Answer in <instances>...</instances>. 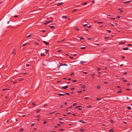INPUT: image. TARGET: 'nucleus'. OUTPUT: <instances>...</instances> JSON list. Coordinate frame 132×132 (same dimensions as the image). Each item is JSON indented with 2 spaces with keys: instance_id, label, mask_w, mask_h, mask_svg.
Wrapping results in <instances>:
<instances>
[{
  "instance_id": "f257e3e1",
  "label": "nucleus",
  "mask_w": 132,
  "mask_h": 132,
  "mask_svg": "<svg viewBox=\"0 0 132 132\" xmlns=\"http://www.w3.org/2000/svg\"><path fill=\"white\" fill-rule=\"evenodd\" d=\"M52 22V21H46L45 22H44V25H46L47 23H48L50 22Z\"/></svg>"
},
{
  "instance_id": "f03ea898",
  "label": "nucleus",
  "mask_w": 132,
  "mask_h": 132,
  "mask_svg": "<svg viewBox=\"0 0 132 132\" xmlns=\"http://www.w3.org/2000/svg\"><path fill=\"white\" fill-rule=\"evenodd\" d=\"M12 53L13 55H15L16 54V50L14 49L12 52Z\"/></svg>"
},
{
  "instance_id": "7ed1b4c3",
  "label": "nucleus",
  "mask_w": 132,
  "mask_h": 132,
  "mask_svg": "<svg viewBox=\"0 0 132 132\" xmlns=\"http://www.w3.org/2000/svg\"><path fill=\"white\" fill-rule=\"evenodd\" d=\"M68 87V85H66L65 86H63L62 87V89H65L67 88Z\"/></svg>"
},
{
  "instance_id": "20e7f679",
  "label": "nucleus",
  "mask_w": 132,
  "mask_h": 132,
  "mask_svg": "<svg viewBox=\"0 0 132 132\" xmlns=\"http://www.w3.org/2000/svg\"><path fill=\"white\" fill-rule=\"evenodd\" d=\"M63 4V3L62 2L61 3H59L58 4H56V5H57L58 6H61Z\"/></svg>"
},
{
  "instance_id": "39448f33",
  "label": "nucleus",
  "mask_w": 132,
  "mask_h": 132,
  "mask_svg": "<svg viewBox=\"0 0 132 132\" xmlns=\"http://www.w3.org/2000/svg\"><path fill=\"white\" fill-rule=\"evenodd\" d=\"M43 42L45 44H46V45H49V42H48L46 41H43Z\"/></svg>"
},
{
  "instance_id": "423d86ee",
  "label": "nucleus",
  "mask_w": 132,
  "mask_h": 132,
  "mask_svg": "<svg viewBox=\"0 0 132 132\" xmlns=\"http://www.w3.org/2000/svg\"><path fill=\"white\" fill-rule=\"evenodd\" d=\"M79 121L82 123H86V122H85L84 121H83V120H79Z\"/></svg>"
},
{
  "instance_id": "0eeeda50",
  "label": "nucleus",
  "mask_w": 132,
  "mask_h": 132,
  "mask_svg": "<svg viewBox=\"0 0 132 132\" xmlns=\"http://www.w3.org/2000/svg\"><path fill=\"white\" fill-rule=\"evenodd\" d=\"M122 49L124 50H127L129 49V48L128 47H125L123 48Z\"/></svg>"
},
{
  "instance_id": "6e6552de",
  "label": "nucleus",
  "mask_w": 132,
  "mask_h": 132,
  "mask_svg": "<svg viewBox=\"0 0 132 132\" xmlns=\"http://www.w3.org/2000/svg\"><path fill=\"white\" fill-rule=\"evenodd\" d=\"M44 50H45V53L46 54H47L48 52V51L46 49H44Z\"/></svg>"
},
{
  "instance_id": "1a4fd4ad",
  "label": "nucleus",
  "mask_w": 132,
  "mask_h": 132,
  "mask_svg": "<svg viewBox=\"0 0 132 132\" xmlns=\"http://www.w3.org/2000/svg\"><path fill=\"white\" fill-rule=\"evenodd\" d=\"M87 62H86V61H80V63L82 64H83L84 63H86Z\"/></svg>"
},
{
  "instance_id": "9d476101",
  "label": "nucleus",
  "mask_w": 132,
  "mask_h": 132,
  "mask_svg": "<svg viewBox=\"0 0 132 132\" xmlns=\"http://www.w3.org/2000/svg\"><path fill=\"white\" fill-rule=\"evenodd\" d=\"M58 94L59 95L61 96H63L65 95V94H60V93H58Z\"/></svg>"
},
{
  "instance_id": "9b49d317",
  "label": "nucleus",
  "mask_w": 132,
  "mask_h": 132,
  "mask_svg": "<svg viewBox=\"0 0 132 132\" xmlns=\"http://www.w3.org/2000/svg\"><path fill=\"white\" fill-rule=\"evenodd\" d=\"M62 18L63 19H67V17L65 16H61Z\"/></svg>"
},
{
  "instance_id": "f8f14e48",
  "label": "nucleus",
  "mask_w": 132,
  "mask_h": 132,
  "mask_svg": "<svg viewBox=\"0 0 132 132\" xmlns=\"http://www.w3.org/2000/svg\"><path fill=\"white\" fill-rule=\"evenodd\" d=\"M101 87L100 85H98L97 87V89H99Z\"/></svg>"
},
{
  "instance_id": "ddd939ff",
  "label": "nucleus",
  "mask_w": 132,
  "mask_h": 132,
  "mask_svg": "<svg viewBox=\"0 0 132 132\" xmlns=\"http://www.w3.org/2000/svg\"><path fill=\"white\" fill-rule=\"evenodd\" d=\"M41 110V109H37L36 110V113H38Z\"/></svg>"
},
{
  "instance_id": "4468645a",
  "label": "nucleus",
  "mask_w": 132,
  "mask_h": 132,
  "mask_svg": "<svg viewBox=\"0 0 132 132\" xmlns=\"http://www.w3.org/2000/svg\"><path fill=\"white\" fill-rule=\"evenodd\" d=\"M130 1H128L126 2H124V3L125 4H127L130 3Z\"/></svg>"
},
{
  "instance_id": "2eb2a0df",
  "label": "nucleus",
  "mask_w": 132,
  "mask_h": 132,
  "mask_svg": "<svg viewBox=\"0 0 132 132\" xmlns=\"http://www.w3.org/2000/svg\"><path fill=\"white\" fill-rule=\"evenodd\" d=\"M125 42H121V43H119V45H123L124 44H125Z\"/></svg>"
},
{
  "instance_id": "dca6fc26",
  "label": "nucleus",
  "mask_w": 132,
  "mask_h": 132,
  "mask_svg": "<svg viewBox=\"0 0 132 132\" xmlns=\"http://www.w3.org/2000/svg\"><path fill=\"white\" fill-rule=\"evenodd\" d=\"M45 55L44 54V53H42L41 54V56H44Z\"/></svg>"
},
{
  "instance_id": "f3484780",
  "label": "nucleus",
  "mask_w": 132,
  "mask_h": 132,
  "mask_svg": "<svg viewBox=\"0 0 132 132\" xmlns=\"http://www.w3.org/2000/svg\"><path fill=\"white\" fill-rule=\"evenodd\" d=\"M79 130L81 131L82 132L84 131L85 130L82 129H79Z\"/></svg>"
},
{
  "instance_id": "a211bd4d",
  "label": "nucleus",
  "mask_w": 132,
  "mask_h": 132,
  "mask_svg": "<svg viewBox=\"0 0 132 132\" xmlns=\"http://www.w3.org/2000/svg\"><path fill=\"white\" fill-rule=\"evenodd\" d=\"M50 28H55V27L54 26H50Z\"/></svg>"
},
{
  "instance_id": "6ab92c4d",
  "label": "nucleus",
  "mask_w": 132,
  "mask_h": 132,
  "mask_svg": "<svg viewBox=\"0 0 132 132\" xmlns=\"http://www.w3.org/2000/svg\"><path fill=\"white\" fill-rule=\"evenodd\" d=\"M23 128H21V129H20L19 130V131L20 132V131H23Z\"/></svg>"
},
{
  "instance_id": "aec40b11",
  "label": "nucleus",
  "mask_w": 132,
  "mask_h": 132,
  "mask_svg": "<svg viewBox=\"0 0 132 132\" xmlns=\"http://www.w3.org/2000/svg\"><path fill=\"white\" fill-rule=\"evenodd\" d=\"M75 29L76 30V31H79V30H80V29L79 28H75Z\"/></svg>"
},
{
  "instance_id": "412c9836",
  "label": "nucleus",
  "mask_w": 132,
  "mask_h": 132,
  "mask_svg": "<svg viewBox=\"0 0 132 132\" xmlns=\"http://www.w3.org/2000/svg\"><path fill=\"white\" fill-rule=\"evenodd\" d=\"M87 3V2H84L83 4L82 5H86Z\"/></svg>"
},
{
  "instance_id": "4be33fe9",
  "label": "nucleus",
  "mask_w": 132,
  "mask_h": 132,
  "mask_svg": "<svg viewBox=\"0 0 132 132\" xmlns=\"http://www.w3.org/2000/svg\"><path fill=\"white\" fill-rule=\"evenodd\" d=\"M109 131L110 132H113V129H111L109 130Z\"/></svg>"
},
{
  "instance_id": "5701e85b",
  "label": "nucleus",
  "mask_w": 132,
  "mask_h": 132,
  "mask_svg": "<svg viewBox=\"0 0 132 132\" xmlns=\"http://www.w3.org/2000/svg\"><path fill=\"white\" fill-rule=\"evenodd\" d=\"M127 108V109L129 110H130L131 109V107L129 106H128Z\"/></svg>"
},
{
  "instance_id": "b1692460",
  "label": "nucleus",
  "mask_w": 132,
  "mask_h": 132,
  "mask_svg": "<svg viewBox=\"0 0 132 132\" xmlns=\"http://www.w3.org/2000/svg\"><path fill=\"white\" fill-rule=\"evenodd\" d=\"M28 45V44H23L22 45V46H25L26 45Z\"/></svg>"
},
{
  "instance_id": "393cba45",
  "label": "nucleus",
  "mask_w": 132,
  "mask_h": 132,
  "mask_svg": "<svg viewBox=\"0 0 132 132\" xmlns=\"http://www.w3.org/2000/svg\"><path fill=\"white\" fill-rule=\"evenodd\" d=\"M77 11V10L76 9H74L72 11V12H74L75 11Z\"/></svg>"
},
{
  "instance_id": "a878e982",
  "label": "nucleus",
  "mask_w": 132,
  "mask_h": 132,
  "mask_svg": "<svg viewBox=\"0 0 132 132\" xmlns=\"http://www.w3.org/2000/svg\"><path fill=\"white\" fill-rule=\"evenodd\" d=\"M97 24H100V23H103V22H97Z\"/></svg>"
},
{
  "instance_id": "bb28decb",
  "label": "nucleus",
  "mask_w": 132,
  "mask_h": 132,
  "mask_svg": "<svg viewBox=\"0 0 132 132\" xmlns=\"http://www.w3.org/2000/svg\"><path fill=\"white\" fill-rule=\"evenodd\" d=\"M30 65L28 64H27L26 65V67H29Z\"/></svg>"
},
{
  "instance_id": "cd10ccee",
  "label": "nucleus",
  "mask_w": 132,
  "mask_h": 132,
  "mask_svg": "<svg viewBox=\"0 0 132 132\" xmlns=\"http://www.w3.org/2000/svg\"><path fill=\"white\" fill-rule=\"evenodd\" d=\"M100 70V69L99 68H97V71L98 72H99Z\"/></svg>"
},
{
  "instance_id": "c85d7f7f",
  "label": "nucleus",
  "mask_w": 132,
  "mask_h": 132,
  "mask_svg": "<svg viewBox=\"0 0 132 132\" xmlns=\"http://www.w3.org/2000/svg\"><path fill=\"white\" fill-rule=\"evenodd\" d=\"M86 87L85 86H83L82 87V88H86Z\"/></svg>"
},
{
  "instance_id": "c756f323",
  "label": "nucleus",
  "mask_w": 132,
  "mask_h": 132,
  "mask_svg": "<svg viewBox=\"0 0 132 132\" xmlns=\"http://www.w3.org/2000/svg\"><path fill=\"white\" fill-rule=\"evenodd\" d=\"M77 105V103H76L73 104V106H75Z\"/></svg>"
},
{
  "instance_id": "7c9ffc66",
  "label": "nucleus",
  "mask_w": 132,
  "mask_h": 132,
  "mask_svg": "<svg viewBox=\"0 0 132 132\" xmlns=\"http://www.w3.org/2000/svg\"><path fill=\"white\" fill-rule=\"evenodd\" d=\"M32 105H34V107H35V105H36V104L34 102H32Z\"/></svg>"
},
{
  "instance_id": "2f4dec72",
  "label": "nucleus",
  "mask_w": 132,
  "mask_h": 132,
  "mask_svg": "<svg viewBox=\"0 0 132 132\" xmlns=\"http://www.w3.org/2000/svg\"><path fill=\"white\" fill-rule=\"evenodd\" d=\"M65 40V39H64L63 40H61V42H63Z\"/></svg>"
},
{
  "instance_id": "473e14b6",
  "label": "nucleus",
  "mask_w": 132,
  "mask_h": 132,
  "mask_svg": "<svg viewBox=\"0 0 132 132\" xmlns=\"http://www.w3.org/2000/svg\"><path fill=\"white\" fill-rule=\"evenodd\" d=\"M48 105L47 104H45L44 105V107H45L46 106H47V105Z\"/></svg>"
},
{
  "instance_id": "72a5a7b5",
  "label": "nucleus",
  "mask_w": 132,
  "mask_h": 132,
  "mask_svg": "<svg viewBox=\"0 0 132 132\" xmlns=\"http://www.w3.org/2000/svg\"><path fill=\"white\" fill-rule=\"evenodd\" d=\"M95 75V73H92L91 75V76H94V75Z\"/></svg>"
},
{
  "instance_id": "f704fd0d",
  "label": "nucleus",
  "mask_w": 132,
  "mask_h": 132,
  "mask_svg": "<svg viewBox=\"0 0 132 132\" xmlns=\"http://www.w3.org/2000/svg\"><path fill=\"white\" fill-rule=\"evenodd\" d=\"M127 86H130V84L129 83H127Z\"/></svg>"
},
{
  "instance_id": "c9c22d12",
  "label": "nucleus",
  "mask_w": 132,
  "mask_h": 132,
  "mask_svg": "<svg viewBox=\"0 0 132 132\" xmlns=\"http://www.w3.org/2000/svg\"><path fill=\"white\" fill-rule=\"evenodd\" d=\"M92 107V106L91 105H89L88 107V108H91Z\"/></svg>"
},
{
  "instance_id": "e433bc0d",
  "label": "nucleus",
  "mask_w": 132,
  "mask_h": 132,
  "mask_svg": "<svg viewBox=\"0 0 132 132\" xmlns=\"http://www.w3.org/2000/svg\"><path fill=\"white\" fill-rule=\"evenodd\" d=\"M59 130H61V131H63L64 130V129H60Z\"/></svg>"
},
{
  "instance_id": "4c0bfd02",
  "label": "nucleus",
  "mask_w": 132,
  "mask_h": 132,
  "mask_svg": "<svg viewBox=\"0 0 132 132\" xmlns=\"http://www.w3.org/2000/svg\"><path fill=\"white\" fill-rule=\"evenodd\" d=\"M86 48L85 47H81V49H85V48Z\"/></svg>"
},
{
  "instance_id": "58836bf2",
  "label": "nucleus",
  "mask_w": 132,
  "mask_h": 132,
  "mask_svg": "<svg viewBox=\"0 0 132 132\" xmlns=\"http://www.w3.org/2000/svg\"><path fill=\"white\" fill-rule=\"evenodd\" d=\"M82 92V91L81 90H79L78 91V92L79 93H80Z\"/></svg>"
},
{
  "instance_id": "ea45409f",
  "label": "nucleus",
  "mask_w": 132,
  "mask_h": 132,
  "mask_svg": "<svg viewBox=\"0 0 132 132\" xmlns=\"http://www.w3.org/2000/svg\"><path fill=\"white\" fill-rule=\"evenodd\" d=\"M101 98H97L96 99V100H97V101H99L100 100H101Z\"/></svg>"
},
{
  "instance_id": "a19ab883",
  "label": "nucleus",
  "mask_w": 132,
  "mask_h": 132,
  "mask_svg": "<svg viewBox=\"0 0 132 132\" xmlns=\"http://www.w3.org/2000/svg\"><path fill=\"white\" fill-rule=\"evenodd\" d=\"M35 125V123H32L31 125V127H32Z\"/></svg>"
},
{
  "instance_id": "79ce46f5",
  "label": "nucleus",
  "mask_w": 132,
  "mask_h": 132,
  "mask_svg": "<svg viewBox=\"0 0 132 132\" xmlns=\"http://www.w3.org/2000/svg\"><path fill=\"white\" fill-rule=\"evenodd\" d=\"M83 73L84 74H87V72H83Z\"/></svg>"
},
{
  "instance_id": "37998d69",
  "label": "nucleus",
  "mask_w": 132,
  "mask_h": 132,
  "mask_svg": "<svg viewBox=\"0 0 132 132\" xmlns=\"http://www.w3.org/2000/svg\"><path fill=\"white\" fill-rule=\"evenodd\" d=\"M65 94L67 95H69V93H65Z\"/></svg>"
},
{
  "instance_id": "c03bdc74",
  "label": "nucleus",
  "mask_w": 132,
  "mask_h": 132,
  "mask_svg": "<svg viewBox=\"0 0 132 132\" xmlns=\"http://www.w3.org/2000/svg\"><path fill=\"white\" fill-rule=\"evenodd\" d=\"M8 90V89H7V88H6V89H3V90H2L3 91H4V90Z\"/></svg>"
},
{
  "instance_id": "a18cd8bd",
  "label": "nucleus",
  "mask_w": 132,
  "mask_h": 132,
  "mask_svg": "<svg viewBox=\"0 0 132 132\" xmlns=\"http://www.w3.org/2000/svg\"><path fill=\"white\" fill-rule=\"evenodd\" d=\"M77 81L76 80H74L72 81V82H76Z\"/></svg>"
},
{
  "instance_id": "49530a36",
  "label": "nucleus",
  "mask_w": 132,
  "mask_h": 132,
  "mask_svg": "<svg viewBox=\"0 0 132 132\" xmlns=\"http://www.w3.org/2000/svg\"><path fill=\"white\" fill-rule=\"evenodd\" d=\"M122 92V91H118L117 93H121Z\"/></svg>"
},
{
  "instance_id": "de8ad7c7",
  "label": "nucleus",
  "mask_w": 132,
  "mask_h": 132,
  "mask_svg": "<svg viewBox=\"0 0 132 132\" xmlns=\"http://www.w3.org/2000/svg\"><path fill=\"white\" fill-rule=\"evenodd\" d=\"M123 12V10H120V13H122V12Z\"/></svg>"
},
{
  "instance_id": "09e8293b",
  "label": "nucleus",
  "mask_w": 132,
  "mask_h": 132,
  "mask_svg": "<svg viewBox=\"0 0 132 132\" xmlns=\"http://www.w3.org/2000/svg\"><path fill=\"white\" fill-rule=\"evenodd\" d=\"M31 35H28V36H27V37H30V36H31Z\"/></svg>"
},
{
  "instance_id": "8fccbe9b",
  "label": "nucleus",
  "mask_w": 132,
  "mask_h": 132,
  "mask_svg": "<svg viewBox=\"0 0 132 132\" xmlns=\"http://www.w3.org/2000/svg\"><path fill=\"white\" fill-rule=\"evenodd\" d=\"M132 45L131 44H128L127 45V46H131Z\"/></svg>"
},
{
  "instance_id": "3c124183",
  "label": "nucleus",
  "mask_w": 132,
  "mask_h": 132,
  "mask_svg": "<svg viewBox=\"0 0 132 132\" xmlns=\"http://www.w3.org/2000/svg\"><path fill=\"white\" fill-rule=\"evenodd\" d=\"M18 17V16L17 15H16L15 16H13V17H15V18H17V17Z\"/></svg>"
},
{
  "instance_id": "603ef678",
  "label": "nucleus",
  "mask_w": 132,
  "mask_h": 132,
  "mask_svg": "<svg viewBox=\"0 0 132 132\" xmlns=\"http://www.w3.org/2000/svg\"><path fill=\"white\" fill-rule=\"evenodd\" d=\"M111 19L114 20H115V18H111Z\"/></svg>"
},
{
  "instance_id": "864d4df0",
  "label": "nucleus",
  "mask_w": 132,
  "mask_h": 132,
  "mask_svg": "<svg viewBox=\"0 0 132 132\" xmlns=\"http://www.w3.org/2000/svg\"><path fill=\"white\" fill-rule=\"evenodd\" d=\"M41 31H42V32H46V30H42Z\"/></svg>"
},
{
  "instance_id": "5fc2aeb1",
  "label": "nucleus",
  "mask_w": 132,
  "mask_h": 132,
  "mask_svg": "<svg viewBox=\"0 0 132 132\" xmlns=\"http://www.w3.org/2000/svg\"><path fill=\"white\" fill-rule=\"evenodd\" d=\"M85 98L86 100H87L88 98V97H86Z\"/></svg>"
},
{
  "instance_id": "6e6d98bb",
  "label": "nucleus",
  "mask_w": 132,
  "mask_h": 132,
  "mask_svg": "<svg viewBox=\"0 0 132 132\" xmlns=\"http://www.w3.org/2000/svg\"><path fill=\"white\" fill-rule=\"evenodd\" d=\"M62 65H64V66H67V64H63Z\"/></svg>"
},
{
  "instance_id": "4d7b16f0",
  "label": "nucleus",
  "mask_w": 132,
  "mask_h": 132,
  "mask_svg": "<svg viewBox=\"0 0 132 132\" xmlns=\"http://www.w3.org/2000/svg\"><path fill=\"white\" fill-rule=\"evenodd\" d=\"M75 88L74 87H72L71 88V89L72 90H73Z\"/></svg>"
},
{
  "instance_id": "13d9d810",
  "label": "nucleus",
  "mask_w": 132,
  "mask_h": 132,
  "mask_svg": "<svg viewBox=\"0 0 132 132\" xmlns=\"http://www.w3.org/2000/svg\"><path fill=\"white\" fill-rule=\"evenodd\" d=\"M117 19H119L120 18V16H117Z\"/></svg>"
},
{
  "instance_id": "bf43d9fd",
  "label": "nucleus",
  "mask_w": 132,
  "mask_h": 132,
  "mask_svg": "<svg viewBox=\"0 0 132 132\" xmlns=\"http://www.w3.org/2000/svg\"><path fill=\"white\" fill-rule=\"evenodd\" d=\"M109 37H105V38L106 39H107Z\"/></svg>"
},
{
  "instance_id": "052dcab7",
  "label": "nucleus",
  "mask_w": 132,
  "mask_h": 132,
  "mask_svg": "<svg viewBox=\"0 0 132 132\" xmlns=\"http://www.w3.org/2000/svg\"><path fill=\"white\" fill-rule=\"evenodd\" d=\"M55 112H51L50 113H49V114H52L53 113H54Z\"/></svg>"
},
{
  "instance_id": "680f3d73",
  "label": "nucleus",
  "mask_w": 132,
  "mask_h": 132,
  "mask_svg": "<svg viewBox=\"0 0 132 132\" xmlns=\"http://www.w3.org/2000/svg\"><path fill=\"white\" fill-rule=\"evenodd\" d=\"M84 39V38L82 37H81L80 38V40H82V39Z\"/></svg>"
},
{
  "instance_id": "e2e57ef3",
  "label": "nucleus",
  "mask_w": 132,
  "mask_h": 132,
  "mask_svg": "<svg viewBox=\"0 0 132 132\" xmlns=\"http://www.w3.org/2000/svg\"><path fill=\"white\" fill-rule=\"evenodd\" d=\"M69 109V107H67V108L65 110L66 111H67Z\"/></svg>"
},
{
  "instance_id": "0e129e2a",
  "label": "nucleus",
  "mask_w": 132,
  "mask_h": 132,
  "mask_svg": "<svg viewBox=\"0 0 132 132\" xmlns=\"http://www.w3.org/2000/svg\"><path fill=\"white\" fill-rule=\"evenodd\" d=\"M127 74V72H125V73H123V74L124 75H125L126 74Z\"/></svg>"
},
{
  "instance_id": "69168bd1",
  "label": "nucleus",
  "mask_w": 132,
  "mask_h": 132,
  "mask_svg": "<svg viewBox=\"0 0 132 132\" xmlns=\"http://www.w3.org/2000/svg\"><path fill=\"white\" fill-rule=\"evenodd\" d=\"M108 31L109 33H110L111 32V31L109 30H108Z\"/></svg>"
},
{
  "instance_id": "338daca9",
  "label": "nucleus",
  "mask_w": 132,
  "mask_h": 132,
  "mask_svg": "<svg viewBox=\"0 0 132 132\" xmlns=\"http://www.w3.org/2000/svg\"><path fill=\"white\" fill-rule=\"evenodd\" d=\"M121 58L123 59L125 58V57L124 56H123L121 57Z\"/></svg>"
},
{
  "instance_id": "774afa93",
  "label": "nucleus",
  "mask_w": 132,
  "mask_h": 132,
  "mask_svg": "<svg viewBox=\"0 0 132 132\" xmlns=\"http://www.w3.org/2000/svg\"><path fill=\"white\" fill-rule=\"evenodd\" d=\"M87 27L89 28H90L91 27V26H88Z\"/></svg>"
}]
</instances>
